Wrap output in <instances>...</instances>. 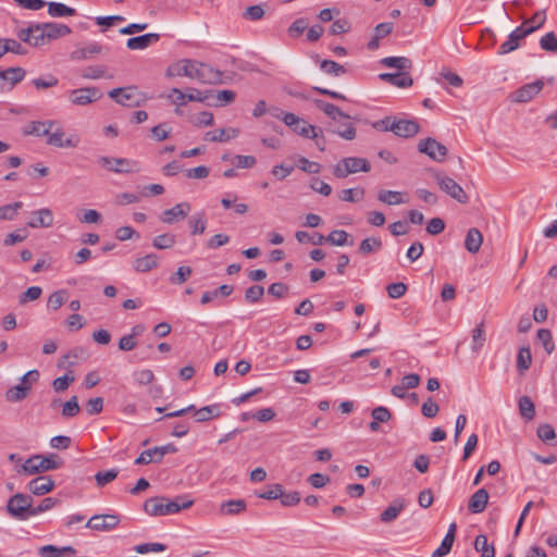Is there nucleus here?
Masks as SVG:
<instances>
[{
	"label": "nucleus",
	"instance_id": "1",
	"mask_svg": "<svg viewBox=\"0 0 557 557\" xmlns=\"http://www.w3.org/2000/svg\"><path fill=\"white\" fill-rule=\"evenodd\" d=\"M194 504L187 496H176L168 498L157 496L147 499L144 504V510L150 516H168L176 513L183 509L189 508Z\"/></svg>",
	"mask_w": 557,
	"mask_h": 557
},
{
	"label": "nucleus",
	"instance_id": "2",
	"mask_svg": "<svg viewBox=\"0 0 557 557\" xmlns=\"http://www.w3.org/2000/svg\"><path fill=\"white\" fill-rule=\"evenodd\" d=\"M62 465L63 461L55 454L48 456L34 455L25 460L22 466V471L25 474L33 475L60 469Z\"/></svg>",
	"mask_w": 557,
	"mask_h": 557
},
{
	"label": "nucleus",
	"instance_id": "3",
	"mask_svg": "<svg viewBox=\"0 0 557 557\" xmlns=\"http://www.w3.org/2000/svg\"><path fill=\"white\" fill-rule=\"evenodd\" d=\"M371 164L366 158L347 157L341 159L333 166V175L337 178H345L350 174L358 172H369Z\"/></svg>",
	"mask_w": 557,
	"mask_h": 557
},
{
	"label": "nucleus",
	"instance_id": "4",
	"mask_svg": "<svg viewBox=\"0 0 557 557\" xmlns=\"http://www.w3.org/2000/svg\"><path fill=\"white\" fill-rule=\"evenodd\" d=\"M98 164L116 174L138 173L141 168L138 161L126 158L100 157Z\"/></svg>",
	"mask_w": 557,
	"mask_h": 557
},
{
	"label": "nucleus",
	"instance_id": "5",
	"mask_svg": "<svg viewBox=\"0 0 557 557\" xmlns=\"http://www.w3.org/2000/svg\"><path fill=\"white\" fill-rule=\"evenodd\" d=\"M7 510L11 517L18 520H26L33 511V497L27 494L17 493L13 495L7 504Z\"/></svg>",
	"mask_w": 557,
	"mask_h": 557
},
{
	"label": "nucleus",
	"instance_id": "6",
	"mask_svg": "<svg viewBox=\"0 0 557 557\" xmlns=\"http://www.w3.org/2000/svg\"><path fill=\"white\" fill-rule=\"evenodd\" d=\"M109 97L125 107H139L144 101L141 92L134 86L114 88L109 91Z\"/></svg>",
	"mask_w": 557,
	"mask_h": 557
},
{
	"label": "nucleus",
	"instance_id": "7",
	"mask_svg": "<svg viewBox=\"0 0 557 557\" xmlns=\"http://www.w3.org/2000/svg\"><path fill=\"white\" fill-rule=\"evenodd\" d=\"M434 178L438 187L444 193L449 195L451 198L457 200L459 203H467L469 201V197L463 190V188L458 183H456L455 180H453L451 177L446 176L440 172H436L434 174Z\"/></svg>",
	"mask_w": 557,
	"mask_h": 557
},
{
	"label": "nucleus",
	"instance_id": "8",
	"mask_svg": "<svg viewBox=\"0 0 557 557\" xmlns=\"http://www.w3.org/2000/svg\"><path fill=\"white\" fill-rule=\"evenodd\" d=\"M282 121L284 122L285 125L293 128L295 133H297L304 138H311L318 136L319 127L306 122L305 120H301L294 113H284L282 115Z\"/></svg>",
	"mask_w": 557,
	"mask_h": 557
},
{
	"label": "nucleus",
	"instance_id": "9",
	"mask_svg": "<svg viewBox=\"0 0 557 557\" xmlns=\"http://www.w3.org/2000/svg\"><path fill=\"white\" fill-rule=\"evenodd\" d=\"M535 32V27H527V23H522L516 29H513L506 41H504L498 49V54H507L519 48V42L528 35Z\"/></svg>",
	"mask_w": 557,
	"mask_h": 557
},
{
	"label": "nucleus",
	"instance_id": "10",
	"mask_svg": "<svg viewBox=\"0 0 557 557\" xmlns=\"http://www.w3.org/2000/svg\"><path fill=\"white\" fill-rule=\"evenodd\" d=\"M101 97L102 92L97 87H82L67 92V98L74 106H87Z\"/></svg>",
	"mask_w": 557,
	"mask_h": 557
},
{
	"label": "nucleus",
	"instance_id": "11",
	"mask_svg": "<svg viewBox=\"0 0 557 557\" xmlns=\"http://www.w3.org/2000/svg\"><path fill=\"white\" fill-rule=\"evenodd\" d=\"M177 447L174 444H166L144 450L136 459L135 465H148L150 462H161L166 454H174Z\"/></svg>",
	"mask_w": 557,
	"mask_h": 557
},
{
	"label": "nucleus",
	"instance_id": "12",
	"mask_svg": "<svg viewBox=\"0 0 557 557\" xmlns=\"http://www.w3.org/2000/svg\"><path fill=\"white\" fill-rule=\"evenodd\" d=\"M418 150L437 162L444 161L448 152L446 146L431 137L421 139L418 144Z\"/></svg>",
	"mask_w": 557,
	"mask_h": 557
},
{
	"label": "nucleus",
	"instance_id": "13",
	"mask_svg": "<svg viewBox=\"0 0 557 557\" xmlns=\"http://www.w3.org/2000/svg\"><path fill=\"white\" fill-rule=\"evenodd\" d=\"M63 137V128L57 124L53 128L49 127L47 134V144L58 148H75L79 144V138L77 136H71L66 139Z\"/></svg>",
	"mask_w": 557,
	"mask_h": 557
},
{
	"label": "nucleus",
	"instance_id": "14",
	"mask_svg": "<svg viewBox=\"0 0 557 557\" xmlns=\"http://www.w3.org/2000/svg\"><path fill=\"white\" fill-rule=\"evenodd\" d=\"M199 62L184 59L168 69V76H186L197 79Z\"/></svg>",
	"mask_w": 557,
	"mask_h": 557
},
{
	"label": "nucleus",
	"instance_id": "15",
	"mask_svg": "<svg viewBox=\"0 0 557 557\" xmlns=\"http://www.w3.org/2000/svg\"><path fill=\"white\" fill-rule=\"evenodd\" d=\"M389 132H393L399 137H412L419 133L420 126L413 120H396L394 119L392 125L388 126Z\"/></svg>",
	"mask_w": 557,
	"mask_h": 557
},
{
	"label": "nucleus",
	"instance_id": "16",
	"mask_svg": "<svg viewBox=\"0 0 557 557\" xmlns=\"http://www.w3.org/2000/svg\"><path fill=\"white\" fill-rule=\"evenodd\" d=\"M191 210L189 202H180L174 207L163 211L161 221L166 224H173L175 222L184 220Z\"/></svg>",
	"mask_w": 557,
	"mask_h": 557
},
{
	"label": "nucleus",
	"instance_id": "17",
	"mask_svg": "<svg viewBox=\"0 0 557 557\" xmlns=\"http://www.w3.org/2000/svg\"><path fill=\"white\" fill-rule=\"evenodd\" d=\"M543 86L544 83L541 79L525 84L515 91L512 100L520 103L528 102L543 89Z\"/></svg>",
	"mask_w": 557,
	"mask_h": 557
},
{
	"label": "nucleus",
	"instance_id": "18",
	"mask_svg": "<svg viewBox=\"0 0 557 557\" xmlns=\"http://www.w3.org/2000/svg\"><path fill=\"white\" fill-rule=\"evenodd\" d=\"M39 30H44V35L47 37V40H55L60 37L67 36L71 34V28L65 24L60 23H38Z\"/></svg>",
	"mask_w": 557,
	"mask_h": 557
},
{
	"label": "nucleus",
	"instance_id": "19",
	"mask_svg": "<svg viewBox=\"0 0 557 557\" xmlns=\"http://www.w3.org/2000/svg\"><path fill=\"white\" fill-rule=\"evenodd\" d=\"M223 73L219 70L213 69L211 65L200 63L198 66L197 79L203 84H222Z\"/></svg>",
	"mask_w": 557,
	"mask_h": 557
},
{
	"label": "nucleus",
	"instance_id": "20",
	"mask_svg": "<svg viewBox=\"0 0 557 557\" xmlns=\"http://www.w3.org/2000/svg\"><path fill=\"white\" fill-rule=\"evenodd\" d=\"M53 224V213L49 208H42L32 213L27 225L32 228L50 227Z\"/></svg>",
	"mask_w": 557,
	"mask_h": 557
},
{
	"label": "nucleus",
	"instance_id": "21",
	"mask_svg": "<svg viewBox=\"0 0 557 557\" xmlns=\"http://www.w3.org/2000/svg\"><path fill=\"white\" fill-rule=\"evenodd\" d=\"M54 487V482L50 476L47 475H39L35 479H33L28 485V491L37 496L45 495L49 492H51Z\"/></svg>",
	"mask_w": 557,
	"mask_h": 557
},
{
	"label": "nucleus",
	"instance_id": "22",
	"mask_svg": "<svg viewBox=\"0 0 557 557\" xmlns=\"http://www.w3.org/2000/svg\"><path fill=\"white\" fill-rule=\"evenodd\" d=\"M160 35L157 33H148L137 37L127 39L126 47L131 50H144L150 45L159 41Z\"/></svg>",
	"mask_w": 557,
	"mask_h": 557
},
{
	"label": "nucleus",
	"instance_id": "23",
	"mask_svg": "<svg viewBox=\"0 0 557 557\" xmlns=\"http://www.w3.org/2000/svg\"><path fill=\"white\" fill-rule=\"evenodd\" d=\"M26 75V72L23 67H9L7 70L0 71V89H3L7 82L11 84V87L20 83Z\"/></svg>",
	"mask_w": 557,
	"mask_h": 557
},
{
	"label": "nucleus",
	"instance_id": "24",
	"mask_svg": "<svg viewBox=\"0 0 557 557\" xmlns=\"http://www.w3.org/2000/svg\"><path fill=\"white\" fill-rule=\"evenodd\" d=\"M239 134L237 128H220L210 131L205 134L203 139L212 143H226L233 138H236Z\"/></svg>",
	"mask_w": 557,
	"mask_h": 557
},
{
	"label": "nucleus",
	"instance_id": "25",
	"mask_svg": "<svg viewBox=\"0 0 557 557\" xmlns=\"http://www.w3.org/2000/svg\"><path fill=\"white\" fill-rule=\"evenodd\" d=\"M57 125L55 121H32L29 122L23 129L24 135H33V136H46L48 134V129L53 128Z\"/></svg>",
	"mask_w": 557,
	"mask_h": 557
},
{
	"label": "nucleus",
	"instance_id": "26",
	"mask_svg": "<svg viewBox=\"0 0 557 557\" xmlns=\"http://www.w3.org/2000/svg\"><path fill=\"white\" fill-rule=\"evenodd\" d=\"M379 77L387 82L394 86L400 87V88H407L410 87L413 84L412 77L407 72H398V73H382L379 75Z\"/></svg>",
	"mask_w": 557,
	"mask_h": 557
},
{
	"label": "nucleus",
	"instance_id": "27",
	"mask_svg": "<svg viewBox=\"0 0 557 557\" xmlns=\"http://www.w3.org/2000/svg\"><path fill=\"white\" fill-rule=\"evenodd\" d=\"M483 243V235L476 227H471L468 230L466 238H465V248L470 253L479 252Z\"/></svg>",
	"mask_w": 557,
	"mask_h": 557
},
{
	"label": "nucleus",
	"instance_id": "28",
	"mask_svg": "<svg viewBox=\"0 0 557 557\" xmlns=\"http://www.w3.org/2000/svg\"><path fill=\"white\" fill-rule=\"evenodd\" d=\"M456 531H457V524H449V529H448L445 537L443 539L440 547H437L433 552L432 557H444L445 555H447L450 552L453 544L455 542Z\"/></svg>",
	"mask_w": 557,
	"mask_h": 557
},
{
	"label": "nucleus",
	"instance_id": "29",
	"mask_svg": "<svg viewBox=\"0 0 557 557\" xmlns=\"http://www.w3.org/2000/svg\"><path fill=\"white\" fill-rule=\"evenodd\" d=\"M488 502V493L485 488L478 490L471 497L468 504V509L473 513L482 512Z\"/></svg>",
	"mask_w": 557,
	"mask_h": 557
},
{
	"label": "nucleus",
	"instance_id": "30",
	"mask_svg": "<svg viewBox=\"0 0 557 557\" xmlns=\"http://www.w3.org/2000/svg\"><path fill=\"white\" fill-rule=\"evenodd\" d=\"M158 267V256L149 253L144 257L136 258L133 262V269L136 272L145 273Z\"/></svg>",
	"mask_w": 557,
	"mask_h": 557
},
{
	"label": "nucleus",
	"instance_id": "31",
	"mask_svg": "<svg viewBox=\"0 0 557 557\" xmlns=\"http://www.w3.org/2000/svg\"><path fill=\"white\" fill-rule=\"evenodd\" d=\"M102 46L98 42H90L86 47L76 49L71 52L70 57L72 60L81 61L89 59L94 54L102 52Z\"/></svg>",
	"mask_w": 557,
	"mask_h": 557
},
{
	"label": "nucleus",
	"instance_id": "32",
	"mask_svg": "<svg viewBox=\"0 0 557 557\" xmlns=\"http://www.w3.org/2000/svg\"><path fill=\"white\" fill-rule=\"evenodd\" d=\"M99 519H111L115 522H121L122 520L126 519L124 516H121L119 513H106V515H94V516H86V515H79V513H74L72 516H70L69 518V521L67 522H71V523H74V522H83L84 520H86V522H92L95 520H99Z\"/></svg>",
	"mask_w": 557,
	"mask_h": 557
},
{
	"label": "nucleus",
	"instance_id": "33",
	"mask_svg": "<svg viewBox=\"0 0 557 557\" xmlns=\"http://www.w3.org/2000/svg\"><path fill=\"white\" fill-rule=\"evenodd\" d=\"M191 235H202L207 228V219L203 211L193 214L188 220Z\"/></svg>",
	"mask_w": 557,
	"mask_h": 557
},
{
	"label": "nucleus",
	"instance_id": "34",
	"mask_svg": "<svg viewBox=\"0 0 557 557\" xmlns=\"http://www.w3.org/2000/svg\"><path fill=\"white\" fill-rule=\"evenodd\" d=\"M48 14L51 17H65L76 14V10L61 2H46Z\"/></svg>",
	"mask_w": 557,
	"mask_h": 557
},
{
	"label": "nucleus",
	"instance_id": "35",
	"mask_svg": "<svg viewBox=\"0 0 557 557\" xmlns=\"http://www.w3.org/2000/svg\"><path fill=\"white\" fill-rule=\"evenodd\" d=\"M474 549L481 554L480 557H495V547L488 543L485 534H479L474 540Z\"/></svg>",
	"mask_w": 557,
	"mask_h": 557
},
{
	"label": "nucleus",
	"instance_id": "36",
	"mask_svg": "<svg viewBox=\"0 0 557 557\" xmlns=\"http://www.w3.org/2000/svg\"><path fill=\"white\" fill-rule=\"evenodd\" d=\"M30 389V384H17L7 391L5 398L12 403L21 401L28 396Z\"/></svg>",
	"mask_w": 557,
	"mask_h": 557
},
{
	"label": "nucleus",
	"instance_id": "37",
	"mask_svg": "<svg viewBox=\"0 0 557 557\" xmlns=\"http://www.w3.org/2000/svg\"><path fill=\"white\" fill-rule=\"evenodd\" d=\"M314 103L317 108L322 110L329 117H331L334 121H336L339 117L349 119V115L344 113L337 106L333 103L325 102L320 99L314 100Z\"/></svg>",
	"mask_w": 557,
	"mask_h": 557
},
{
	"label": "nucleus",
	"instance_id": "38",
	"mask_svg": "<svg viewBox=\"0 0 557 557\" xmlns=\"http://www.w3.org/2000/svg\"><path fill=\"white\" fill-rule=\"evenodd\" d=\"M404 507H405V499H403V498L394 499L391 503V505L385 510L382 511L381 520L383 522H388V521L396 519L397 516L399 515V512L404 509Z\"/></svg>",
	"mask_w": 557,
	"mask_h": 557
},
{
	"label": "nucleus",
	"instance_id": "39",
	"mask_svg": "<svg viewBox=\"0 0 557 557\" xmlns=\"http://www.w3.org/2000/svg\"><path fill=\"white\" fill-rule=\"evenodd\" d=\"M381 63L387 67H395L400 72H406L412 67V61L406 57H387L381 60Z\"/></svg>",
	"mask_w": 557,
	"mask_h": 557
},
{
	"label": "nucleus",
	"instance_id": "40",
	"mask_svg": "<svg viewBox=\"0 0 557 557\" xmlns=\"http://www.w3.org/2000/svg\"><path fill=\"white\" fill-rule=\"evenodd\" d=\"M220 414L221 411L218 405H209L195 410V418L197 422H206L213 418L220 417Z\"/></svg>",
	"mask_w": 557,
	"mask_h": 557
},
{
	"label": "nucleus",
	"instance_id": "41",
	"mask_svg": "<svg viewBox=\"0 0 557 557\" xmlns=\"http://www.w3.org/2000/svg\"><path fill=\"white\" fill-rule=\"evenodd\" d=\"M246 509V502L244 499H230L223 502L220 506V511L223 515H235Z\"/></svg>",
	"mask_w": 557,
	"mask_h": 557
},
{
	"label": "nucleus",
	"instance_id": "42",
	"mask_svg": "<svg viewBox=\"0 0 557 557\" xmlns=\"http://www.w3.org/2000/svg\"><path fill=\"white\" fill-rule=\"evenodd\" d=\"M379 201L386 203L388 206H396L405 203L406 201L403 199V193L396 190H381L377 194Z\"/></svg>",
	"mask_w": 557,
	"mask_h": 557
},
{
	"label": "nucleus",
	"instance_id": "43",
	"mask_svg": "<svg viewBox=\"0 0 557 557\" xmlns=\"http://www.w3.org/2000/svg\"><path fill=\"white\" fill-rule=\"evenodd\" d=\"M518 405L522 418L532 420L535 417V406L529 396H521L518 400Z\"/></svg>",
	"mask_w": 557,
	"mask_h": 557
},
{
	"label": "nucleus",
	"instance_id": "44",
	"mask_svg": "<svg viewBox=\"0 0 557 557\" xmlns=\"http://www.w3.org/2000/svg\"><path fill=\"white\" fill-rule=\"evenodd\" d=\"M382 248V240L379 237H367L359 245V252L362 255H370L380 251Z\"/></svg>",
	"mask_w": 557,
	"mask_h": 557
},
{
	"label": "nucleus",
	"instance_id": "45",
	"mask_svg": "<svg viewBox=\"0 0 557 557\" xmlns=\"http://www.w3.org/2000/svg\"><path fill=\"white\" fill-rule=\"evenodd\" d=\"M532 363V355L530 347H521L517 355V369L520 373L527 371Z\"/></svg>",
	"mask_w": 557,
	"mask_h": 557
},
{
	"label": "nucleus",
	"instance_id": "46",
	"mask_svg": "<svg viewBox=\"0 0 557 557\" xmlns=\"http://www.w3.org/2000/svg\"><path fill=\"white\" fill-rule=\"evenodd\" d=\"M485 339L484 324L481 322L472 331V351L478 352L483 347Z\"/></svg>",
	"mask_w": 557,
	"mask_h": 557
},
{
	"label": "nucleus",
	"instance_id": "47",
	"mask_svg": "<svg viewBox=\"0 0 557 557\" xmlns=\"http://www.w3.org/2000/svg\"><path fill=\"white\" fill-rule=\"evenodd\" d=\"M7 52H12L14 54L24 55L27 53V50L21 45L20 41L11 38L3 39V45L1 47L2 57Z\"/></svg>",
	"mask_w": 557,
	"mask_h": 557
},
{
	"label": "nucleus",
	"instance_id": "48",
	"mask_svg": "<svg viewBox=\"0 0 557 557\" xmlns=\"http://www.w3.org/2000/svg\"><path fill=\"white\" fill-rule=\"evenodd\" d=\"M23 207L22 201H15L10 205L0 207V220L13 221L17 215L18 210Z\"/></svg>",
	"mask_w": 557,
	"mask_h": 557
},
{
	"label": "nucleus",
	"instance_id": "49",
	"mask_svg": "<svg viewBox=\"0 0 557 557\" xmlns=\"http://www.w3.org/2000/svg\"><path fill=\"white\" fill-rule=\"evenodd\" d=\"M320 69L324 73L333 76H341L346 73V69L342 64L332 60H323L320 64Z\"/></svg>",
	"mask_w": 557,
	"mask_h": 557
},
{
	"label": "nucleus",
	"instance_id": "50",
	"mask_svg": "<svg viewBox=\"0 0 557 557\" xmlns=\"http://www.w3.org/2000/svg\"><path fill=\"white\" fill-rule=\"evenodd\" d=\"M332 133L337 134L343 139L352 140L357 132L352 123L346 122L333 128Z\"/></svg>",
	"mask_w": 557,
	"mask_h": 557
},
{
	"label": "nucleus",
	"instance_id": "51",
	"mask_svg": "<svg viewBox=\"0 0 557 557\" xmlns=\"http://www.w3.org/2000/svg\"><path fill=\"white\" fill-rule=\"evenodd\" d=\"M176 242L175 235L165 233L156 236L152 239V246L157 249H169L174 246Z\"/></svg>",
	"mask_w": 557,
	"mask_h": 557
},
{
	"label": "nucleus",
	"instance_id": "52",
	"mask_svg": "<svg viewBox=\"0 0 557 557\" xmlns=\"http://www.w3.org/2000/svg\"><path fill=\"white\" fill-rule=\"evenodd\" d=\"M348 233L344 230H335L331 232L327 237H325V242L335 245V246H345V245H351V243H348Z\"/></svg>",
	"mask_w": 557,
	"mask_h": 557
},
{
	"label": "nucleus",
	"instance_id": "53",
	"mask_svg": "<svg viewBox=\"0 0 557 557\" xmlns=\"http://www.w3.org/2000/svg\"><path fill=\"white\" fill-rule=\"evenodd\" d=\"M364 196V189L362 188H347L339 193V199L347 202L360 201Z\"/></svg>",
	"mask_w": 557,
	"mask_h": 557
},
{
	"label": "nucleus",
	"instance_id": "54",
	"mask_svg": "<svg viewBox=\"0 0 557 557\" xmlns=\"http://www.w3.org/2000/svg\"><path fill=\"white\" fill-rule=\"evenodd\" d=\"M537 338L542 343L545 351L550 355L555 350L552 332L547 329H540L537 331Z\"/></svg>",
	"mask_w": 557,
	"mask_h": 557
},
{
	"label": "nucleus",
	"instance_id": "55",
	"mask_svg": "<svg viewBox=\"0 0 557 557\" xmlns=\"http://www.w3.org/2000/svg\"><path fill=\"white\" fill-rule=\"evenodd\" d=\"M81 411L77 396H72L67 401L64 403L62 408V416L65 418H73Z\"/></svg>",
	"mask_w": 557,
	"mask_h": 557
},
{
	"label": "nucleus",
	"instance_id": "56",
	"mask_svg": "<svg viewBox=\"0 0 557 557\" xmlns=\"http://www.w3.org/2000/svg\"><path fill=\"white\" fill-rule=\"evenodd\" d=\"M117 474H119L117 469H110L107 471H98L95 474V480H96L97 485L102 487V486L107 485L108 483L112 482L113 480H115Z\"/></svg>",
	"mask_w": 557,
	"mask_h": 557
},
{
	"label": "nucleus",
	"instance_id": "57",
	"mask_svg": "<svg viewBox=\"0 0 557 557\" xmlns=\"http://www.w3.org/2000/svg\"><path fill=\"white\" fill-rule=\"evenodd\" d=\"M187 94V100L188 101H197V102H207V103H210V100L212 99L213 97V91L212 90H208V91H200L198 89H195V88H189L188 89V92Z\"/></svg>",
	"mask_w": 557,
	"mask_h": 557
},
{
	"label": "nucleus",
	"instance_id": "58",
	"mask_svg": "<svg viewBox=\"0 0 557 557\" xmlns=\"http://www.w3.org/2000/svg\"><path fill=\"white\" fill-rule=\"evenodd\" d=\"M191 272L193 270L190 267L182 265L174 274L171 275L170 282L173 285H182L188 280V277L191 275Z\"/></svg>",
	"mask_w": 557,
	"mask_h": 557
},
{
	"label": "nucleus",
	"instance_id": "59",
	"mask_svg": "<svg viewBox=\"0 0 557 557\" xmlns=\"http://www.w3.org/2000/svg\"><path fill=\"white\" fill-rule=\"evenodd\" d=\"M42 294V289L39 286H30L24 293L18 296L20 305H25L29 301L37 300Z\"/></svg>",
	"mask_w": 557,
	"mask_h": 557
},
{
	"label": "nucleus",
	"instance_id": "60",
	"mask_svg": "<svg viewBox=\"0 0 557 557\" xmlns=\"http://www.w3.org/2000/svg\"><path fill=\"white\" fill-rule=\"evenodd\" d=\"M295 237L299 243L311 242L313 245H322L325 242V237L322 234L314 233L311 236L305 231L296 232Z\"/></svg>",
	"mask_w": 557,
	"mask_h": 557
},
{
	"label": "nucleus",
	"instance_id": "61",
	"mask_svg": "<svg viewBox=\"0 0 557 557\" xmlns=\"http://www.w3.org/2000/svg\"><path fill=\"white\" fill-rule=\"evenodd\" d=\"M540 46L543 50L557 53V37L550 32L544 35L540 40Z\"/></svg>",
	"mask_w": 557,
	"mask_h": 557
},
{
	"label": "nucleus",
	"instance_id": "62",
	"mask_svg": "<svg viewBox=\"0 0 557 557\" xmlns=\"http://www.w3.org/2000/svg\"><path fill=\"white\" fill-rule=\"evenodd\" d=\"M259 498L263 499H278L282 496V485L278 483L270 484L261 493H257Z\"/></svg>",
	"mask_w": 557,
	"mask_h": 557
},
{
	"label": "nucleus",
	"instance_id": "63",
	"mask_svg": "<svg viewBox=\"0 0 557 557\" xmlns=\"http://www.w3.org/2000/svg\"><path fill=\"white\" fill-rule=\"evenodd\" d=\"M66 294L64 289L53 292L48 298V307L58 310L65 302Z\"/></svg>",
	"mask_w": 557,
	"mask_h": 557
},
{
	"label": "nucleus",
	"instance_id": "64",
	"mask_svg": "<svg viewBox=\"0 0 557 557\" xmlns=\"http://www.w3.org/2000/svg\"><path fill=\"white\" fill-rule=\"evenodd\" d=\"M58 78L52 74H48L46 77H37L32 81V84L36 89L54 87L58 85Z\"/></svg>",
	"mask_w": 557,
	"mask_h": 557
}]
</instances>
